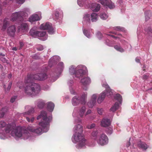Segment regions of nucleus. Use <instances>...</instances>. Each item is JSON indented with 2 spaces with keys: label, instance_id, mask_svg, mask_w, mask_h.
<instances>
[{
  "label": "nucleus",
  "instance_id": "6e6552de",
  "mask_svg": "<svg viewBox=\"0 0 152 152\" xmlns=\"http://www.w3.org/2000/svg\"><path fill=\"white\" fill-rule=\"evenodd\" d=\"M31 13V11L29 8H26L22 11L16 12L12 13L10 17V20L14 21H21L23 17H27L28 15Z\"/></svg>",
  "mask_w": 152,
  "mask_h": 152
},
{
  "label": "nucleus",
  "instance_id": "ea45409f",
  "mask_svg": "<svg viewBox=\"0 0 152 152\" xmlns=\"http://www.w3.org/2000/svg\"><path fill=\"white\" fill-rule=\"evenodd\" d=\"M145 20L146 21L148 20L151 16V12L150 11H147L145 12Z\"/></svg>",
  "mask_w": 152,
  "mask_h": 152
},
{
  "label": "nucleus",
  "instance_id": "338daca9",
  "mask_svg": "<svg viewBox=\"0 0 152 152\" xmlns=\"http://www.w3.org/2000/svg\"><path fill=\"white\" fill-rule=\"evenodd\" d=\"M3 5L4 6H6L8 5V3L6 1H4L3 3Z\"/></svg>",
  "mask_w": 152,
  "mask_h": 152
},
{
  "label": "nucleus",
  "instance_id": "393cba45",
  "mask_svg": "<svg viewBox=\"0 0 152 152\" xmlns=\"http://www.w3.org/2000/svg\"><path fill=\"white\" fill-rule=\"evenodd\" d=\"M53 16L56 20H60L63 17V12L60 10H55L53 13Z\"/></svg>",
  "mask_w": 152,
  "mask_h": 152
},
{
  "label": "nucleus",
  "instance_id": "f8f14e48",
  "mask_svg": "<svg viewBox=\"0 0 152 152\" xmlns=\"http://www.w3.org/2000/svg\"><path fill=\"white\" fill-rule=\"evenodd\" d=\"M37 27H34L30 31L29 34L33 37H38V38L42 41H45L47 39L48 35L45 31H38Z\"/></svg>",
  "mask_w": 152,
  "mask_h": 152
},
{
  "label": "nucleus",
  "instance_id": "473e14b6",
  "mask_svg": "<svg viewBox=\"0 0 152 152\" xmlns=\"http://www.w3.org/2000/svg\"><path fill=\"white\" fill-rule=\"evenodd\" d=\"M100 142H108V139L105 134H102L100 136L99 139Z\"/></svg>",
  "mask_w": 152,
  "mask_h": 152
},
{
  "label": "nucleus",
  "instance_id": "bf43d9fd",
  "mask_svg": "<svg viewBox=\"0 0 152 152\" xmlns=\"http://www.w3.org/2000/svg\"><path fill=\"white\" fill-rule=\"evenodd\" d=\"M91 110L90 109H89L87 111V112L86 113H85L86 114H85V115H88L91 114Z\"/></svg>",
  "mask_w": 152,
  "mask_h": 152
},
{
  "label": "nucleus",
  "instance_id": "603ef678",
  "mask_svg": "<svg viewBox=\"0 0 152 152\" xmlns=\"http://www.w3.org/2000/svg\"><path fill=\"white\" fill-rule=\"evenodd\" d=\"M37 48L38 50L41 51L44 49L43 47L41 45H38L37 47Z\"/></svg>",
  "mask_w": 152,
  "mask_h": 152
},
{
  "label": "nucleus",
  "instance_id": "f3484780",
  "mask_svg": "<svg viewBox=\"0 0 152 152\" xmlns=\"http://www.w3.org/2000/svg\"><path fill=\"white\" fill-rule=\"evenodd\" d=\"M131 46V45L127 42L124 41L123 42V46L124 48H123L120 44H118L114 46V48L117 51L121 53L124 52L126 49L129 46Z\"/></svg>",
  "mask_w": 152,
  "mask_h": 152
},
{
  "label": "nucleus",
  "instance_id": "2eb2a0df",
  "mask_svg": "<svg viewBox=\"0 0 152 152\" xmlns=\"http://www.w3.org/2000/svg\"><path fill=\"white\" fill-rule=\"evenodd\" d=\"M88 73V72L87 73ZM87 73L80 80V83L82 85V88L85 91H87L88 89V85H89L91 82L90 78L88 77L85 76L86 75Z\"/></svg>",
  "mask_w": 152,
  "mask_h": 152
},
{
  "label": "nucleus",
  "instance_id": "13d9d810",
  "mask_svg": "<svg viewBox=\"0 0 152 152\" xmlns=\"http://www.w3.org/2000/svg\"><path fill=\"white\" fill-rule=\"evenodd\" d=\"M146 69V66L145 65H143V66L142 67V73H144Z\"/></svg>",
  "mask_w": 152,
  "mask_h": 152
},
{
  "label": "nucleus",
  "instance_id": "72a5a7b5",
  "mask_svg": "<svg viewBox=\"0 0 152 152\" xmlns=\"http://www.w3.org/2000/svg\"><path fill=\"white\" fill-rule=\"evenodd\" d=\"M91 20L92 22H96L98 20L99 16L98 15L95 13H92L90 15Z\"/></svg>",
  "mask_w": 152,
  "mask_h": 152
},
{
  "label": "nucleus",
  "instance_id": "f03ea898",
  "mask_svg": "<svg viewBox=\"0 0 152 152\" xmlns=\"http://www.w3.org/2000/svg\"><path fill=\"white\" fill-rule=\"evenodd\" d=\"M47 117L46 112L44 111H42L40 114L37 117V120L41 119V121L39 123L38 127L35 129L30 126L28 127L27 129L24 130L21 128L22 134L24 133V131L26 130L28 134V136H27L26 135L25 136H22L20 137L24 140L30 138V135L28 131L38 135H40L43 132H48L49 129V123L52 120V117L51 115L49 116L48 117Z\"/></svg>",
  "mask_w": 152,
  "mask_h": 152
},
{
  "label": "nucleus",
  "instance_id": "aec40b11",
  "mask_svg": "<svg viewBox=\"0 0 152 152\" xmlns=\"http://www.w3.org/2000/svg\"><path fill=\"white\" fill-rule=\"evenodd\" d=\"M99 2L102 5L107 6L110 9H113L115 7L114 4L111 0H99Z\"/></svg>",
  "mask_w": 152,
  "mask_h": 152
},
{
  "label": "nucleus",
  "instance_id": "0eeeda50",
  "mask_svg": "<svg viewBox=\"0 0 152 152\" xmlns=\"http://www.w3.org/2000/svg\"><path fill=\"white\" fill-rule=\"evenodd\" d=\"M97 37L99 39H100L102 37L104 39V43L109 46H112L116 42L115 41L120 40V37L110 34H107L103 37L102 34L100 32H98L96 34Z\"/></svg>",
  "mask_w": 152,
  "mask_h": 152
},
{
  "label": "nucleus",
  "instance_id": "f257e3e1",
  "mask_svg": "<svg viewBox=\"0 0 152 152\" xmlns=\"http://www.w3.org/2000/svg\"><path fill=\"white\" fill-rule=\"evenodd\" d=\"M47 78V75L45 73L28 74L25 79V83H28L25 87V93L31 97L38 95L41 91L40 86L38 83H32V81L34 80H43Z\"/></svg>",
  "mask_w": 152,
  "mask_h": 152
},
{
  "label": "nucleus",
  "instance_id": "6ab92c4d",
  "mask_svg": "<svg viewBox=\"0 0 152 152\" xmlns=\"http://www.w3.org/2000/svg\"><path fill=\"white\" fill-rule=\"evenodd\" d=\"M90 16L89 14H85L83 17L82 21L84 27L88 26H90L91 23Z\"/></svg>",
  "mask_w": 152,
  "mask_h": 152
},
{
  "label": "nucleus",
  "instance_id": "69168bd1",
  "mask_svg": "<svg viewBox=\"0 0 152 152\" xmlns=\"http://www.w3.org/2000/svg\"><path fill=\"white\" fill-rule=\"evenodd\" d=\"M110 33H113V34H114L116 35H117L119 37H120V36L121 37L122 36L121 35V34H118L117 33L115 32H111Z\"/></svg>",
  "mask_w": 152,
  "mask_h": 152
},
{
  "label": "nucleus",
  "instance_id": "a18cd8bd",
  "mask_svg": "<svg viewBox=\"0 0 152 152\" xmlns=\"http://www.w3.org/2000/svg\"><path fill=\"white\" fill-rule=\"evenodd\" d=\"M146 36L147 37L152 36V28H148V29L146 30Z\"/></svg>",
  "mask_w": 152,
  "mask_h": 152
},
{
  "label": "nucleus",
  "instance_id": "58836bf2",
  "mask_svg": "<svg viewBox=\"0 0 152 152\" xmlns=\"http://www.w3.org/2000/svg\"><path fill=\"white\" fill-rule=\"evenodd\" d=\"M138 146L142 150H145L148 148V146L146 143H139Z\"/></svg>",
  "mask_w": 152,
  "mask_h": 152
},
{
  "label": "nucleus",
  "instance_id": "7ed1b4c3",
  "mask_svg": "<svg viewBox=\"0 0 152 152\" xmlns=\"http://www.w3.org/2000/svg\"><path fill=\"white\" fill-rule=\"evenodd\" d=\"M24 133L22 134L21 128L19 127H16L15 124H7L4 121L0 122V134L7 135H10L15 138H20L23 136H25L26 135L28 136L27 131H24Z\"/></svg>",
  "mask_w": 152,
  "mask_h": 152
},
{
  "label": "nucleus",
  "instance_id": "5701e85b",
  "mask_svg": "<svg viewBox=\"0 0 152 152\" xmlns=\"http://www.w3.org/2000/svg\"><path fill=\"white\" fill-rule=\"evenodd\" d=\"M36 106L40 109H43L46 104V101L42 99H38L34 102Z\"/></svg>",
  "mask_w": 152,
  "mask_h": 152
},
{
  "label": "nucleus",
  "instance_id": "412c9836",
  "mask_svg": "<svg viewBox=\"0 0 152 152\" xmlns=\"http://www.w3.org/2000/svg\"><path fill=\"white\" fill-rule=\"evenodd\" d=\"M46 104L47 105V110L50 113H47V112L45 111L47 114V117H48L49 116L51 115L52 118L51 113L54 110L55 105L53 102H48ZM44 111H45V110Z\"/></svg>",
  "mask_w": 152,
  "mask_h": 152
},
{
  "label": "nucleus",
  "instance_id": "c9c22d12",
  "mask_svg": "<svg viewBox=\"0 0 152 152\" xmlns=\"http://www.w3.org/2000/svg\"><path fill=\"white\" fill-rule=\"evenodd\" d=\"M12 84V82H10L8 84L7 86L5 85H3V87L5 93H7L9 92L11 88Z\"/></svg>",
  "mask_w": 152,
  "mask_h": 152
},
{
  "label": "nucleus",
  "instance_id": "4d7b16f0",
  "mask_svg": "<svg viewBox=\"0 0 152 152\" xmlns=\"http://www.w3.org/2000/svg\"><path fill=\"white\" fill-rule=\"evenodd\" d=\"M26 0H16L17 2L19 4H22Z\"/></svg>",
  "mask_w": 152,
  "mask_h": 152
},
{
  "label": "nucleus",
  "instance_id": "ddd939ff",
  "mask_svg": "<svg viewBox=\"0 0 152 152\" xmlns=\"http://www.w3.org/2000/svg\"><path fill=\"white\" fill-rule=\"evenodd\" d=\"M25 109L28 110L22 113V115L26 118L28 123H33L34 120V117L30 115L34 113V108L29 106H26L25 107Z\"/></svg>",
  "mask_w": 152,
  "mask_h": 152
},
{
  "label": "nucleus",
  "instance_id": "9b49d317",
  "mask_svg": "<svg viewBox=\"0 0 152 152\" xmlns=\"http://www.w3.org/2000/svg\"><path fill=\"white\" fill-rule=\"evenodd\" d=\"M102 86L105 88V90L103 91L99 96L97 99L99 104L101 103L104 100L105 96H111L113 94L112 90L110 88L106 83L102 84Z\"/></svg>",
  "mask_w": 152,
  "mask_h": 152
},
{
  "label": "nucleus",
  "instance_id": "e433bc0d",
  "mask_svg": "<svg viewBox=\"0 0 152 152\" xmlns=\"http://www.w3.org/2000/svg\"><path fill=\"white\" fill-rule=\"evenodd\" d=\"M149 75L150 74L148 73L144 75L142 77V79L144 80H148L149 81H150L151 85L152 84V75L149 77ZM151 89H152V88Z\"/></svg>",
  "mask_w": 152,
  "mask_h": 152
},
{
  "label": "nucleus",
  "instance_id": "1a4fd4ad",
  "mask_svg": "<svg viewBox=\"0 0 152 152\" xmlns=\"http://www.w3.org/2000/svg\"><path fill=\"white\" fill-rule=\"evenodd\" d=\"M87 92H83L80 96H74L72 99V105L74 106H76L80 104H85L87 102Z\"/></svg>",
  "mask_w": 152,
  "mask_h": 152
},
{
  "label": "nucleus",
  "instance_id": "bb28decb",
  "mask_svg": "<svg viewBox=\"0 0 152 152\" xmlns=\"http://www.w3.org/2000/svg\"><path fill=\"white\" fill-rule=\"evenodd\" d=\"M16 31V27L15 25L8 27L7 30V34L10 36L13 37Z\"/></svg>",
  "mask_w": 152,
  "mask_h": 152
},
{
  "label": "nucleus",
  "instance_id": "4468645a",
  "mask_svg": "<svg viewBox=\"0 0 152 152\" xmlns=\"http://www.w3.org/2000/svg\"><path fill=\"white\" fill-rule=\"evenodd\" d=\"M114 99L117 100L118 102H115V104L111 107L110 110L113 112H114L117 109L119 105L121 104L122 102V97L121 95L117 94L114 95Z\"/></svg>",
  "mask_w": 152,
  "mask_h": 152
},
{
  "label": "nucleus",
  "instance_id": "49530a36",
  "mask_svg": "<svg viewBox=\"0 0 152 152\" xmlns=\"http://www.w3.org/2000/svg\"><path fill=\"white\" fill-rule=\"evenodd\" d=\"M98 133L97 131H94L91 133L92 138L94 139H95L97 138V134Z\"/></svg>",
  "mask_w": 152,
  "mask_h": 152
},
{
  "label": "nucleus",
  "instance_id": "4c0bfd02",
  "mask_svg": "<svg viewBox=\"0 0 152 152\" xmlns=\"http://www.w3.org/2000/svg\"><path fill=\"white\" fill-rule=\"evenodd\" d=\"M75 146L77 149L84 148H86V143H75Z\"/></svg>",
  "mask_w": 152,
  "mask_h": 152
},
{
  "label": "nucleus",
  "instance_id": "a211bd4d",
  "mask_svg": "<svg viewBox=\"0 0 152 152\" xmlns=\"http://www.w3.org/2000/svg\"><path fill=\"white\" fill-rule=\"evenodd\" d=\"M41 18V14L34 13L29 17L28 19V21L31 23H33L35 22L40 20Z\"/></svg>",
  "mask_w": 152,
  "mask_h": 152
},
{
  "label": "nucleus",
  "instance_id": "cd10ccee",
  "mask_svg": "<svg viewBox=\"0 0 152 152\" xmlns=\"http://www.w3.org/2000/svg\"><path fill=\"white\" fill-rule=\"evenodd\" d=\"M111 120L110 119L104 118L101 122V125L102 126L106 127L110 126L111 123Z\"/></svg>",
  "mask_w": 152,
  "mask_h": 152
},
{
  "label": "nucleus",
  "instance_id": "423d86ee",
  "mask_svg": "<svg viewBox=\"0 0 152 152\" xmlns=\"http://www.w3.org/2000/svg\"><path fill=\"white\" fill-rule=\"evenodd\" d=\"M86 110L85 106H83L80 107H75L74 108L72 115L74 118L73 123L77 124L81 123L82 119L80 118H83Z\"/></svg>",
  "mask_w": 152,
  "mask_h": 152
},
{
  "label": "nucleus",
  "instance_id": "052dcab7",
  "mask_svg": "<svg viewBox=\"0 0 152 152\" xmlns=\"http://www.w3.org/2000/svg\"><path fill=\"white\" fill-rule=\"evenodd\" d=\"M1 60L4 63H5L7 62V60L5 58L1 57L0 58Z\"/></svg>",
  "mask_w": 152,
  "mask_h": 152
},
{
  "label": "nucleus",
  "instance_id": "6e6d98bb",
  "mask_svg": "<svg viewBox=\"0 0 152 152\" xmlns=\"http://www.w3.org/2000/svg\"><path fill=\"white\" fill-rule=\"evenodd\" d=\"M113 129L112 128H110L107 130V134H110L112 133Z\"/></svg>",
  "mask_w": 152,
  "mask_h": 152
},
{
  "label": "nucleus",
  "instance_id": "39448f33",
  "mask_svg": "<svg viewBox=\"0 0 152 152\" xmlns=\"http://www.w3.org/2000/svg\"><path fill=\"white\" fill-rule=\"evenodd\" d=\"M74 132L72 138L73 142H85L87 141L84 136L82 135L83 132V127L82 125L78 124L75 125L73 129Z\"/></svg>",
  "mask_w": 152,
  "mask_h": 152
},
{
  "label": "nucleus",
  "instance_id": "4be33fe9",
  "mask_svg": "<svg viewBox=\"0 0 152 152\" xmlns=\"http://www.w3.org/2000/svg\"><path fill=\"white\" fill-rule=\"evenodd\" d=\"M97 96L98 94H96L92 95L90 101L88 102V105L89 108H92L95 104Z\"/></svg>",
  "mask_w": 152,
  "mask_h": 152
},
{
  "label": "nucleus",
  "instance_id": "de8ad7c7",
  "mask_svg": "<svg viewBox=\"0 0 152 152\" xmlns=\"http://www.w3.org/2000/svg\"><path fill=\"white\" fill-rule=\"evenodd\" d=\"M141 29V28L140 27H138L137 28V37L138 39H141L142 38V37L141 36L143 34L142 33H141L140 31Z\"/></svg>",
  "mask_w": 152,
  "mask_h": 152
},
{
  "label": "nucleus",
  "instance_id": "dca6fc26",
  "mask_svg": "<svg viewBox=\"0 0 152 152\" xmlns=\"http://www.w3.org/2000/svg\"><path fill=\"white\" fill-rule=\"evenodd\" d=\"M40 28L42 30H48V32L50 34H54L55 31V30L52 26V24L49 22L42 24Z\"/></svg>",
  "mask_w": 152,
  "mask_h": 152
},
{
  "label": "nucleus",
  "instance_id": "8fccbe9b",
  "mask_svg": "<svg viewBox=\"0 0 152 152\" xmlns=\"http://www.w3.org/2000/svg\"><path fill=\"white\" fill-rule=\"evenodd\" d=\"M96 126L95 124L93 123L91 125H88L86 126V128L88 129H91L94 128Z\"/></svg>",
  "mask_w": 152,
  "mask_h": 152
},
{
  "label": "nucleus",
  "instance_id": "9d476101",
  "mask_svg": "<svg viewBox=\"0 0 152 152\" xmlns=\"http://www.w3.org/2000/svg\"><path fill=\"white\" fill-rule=\"evenodd\" d=\"M64 68V65L63 62L61 61L58 64L56 68L52 72L51 74L52 82H54L58 79Z\"/></svg>",
  "mask_w": 152,
  "mask_h": 152
},
{
  "label": "nucleus",
  "instance_id": "2f4dec72",
  "mask_svg": "<svg viewBox=\"0 0 152 152\" xmlns=\"http://www.w3.org/2000/svg\"><path fill=\"white\" fill-rule=\"evenodd\" d=\"M83 32L84 35L88 38H90L92 36V33H93L91 29L86 30L83 29Z\"/></svg>",
  "mask_w": 152,
  "mask_h": 152
},
{
  "label": "nucleus",
  "instance_id": "37998d69",
  "mask_svg": "<svg viewBox=\"0 0 152 152\" xmlns=\"http://www.w3.org/2000/svg\"><path fill=\"white\" fill-rule=\"evenodd\" d=\"M99 16L100 18L103 20H105L108 17L107 14L105 12L101 13L99 15Z\"/></svg>",
  "mask_w": 152,
  "mask_h": 152
},
{
  "label": "nucleus",
  "instance_id": "79ce46f5",
  "mask_svg": "<svg viewBox=\"0 0 152 152\" xmlns=\"http://www.w3.org/2000/svg\"><path fill=\"white\" fill-rule=\"evenodd\" d=\"M7 107L2 108L1 110L0 111V118L3 117L5 113L7 112Z\"/></svg>",
  "mask_w": 152,
  "mask_h": 152
},
{
  "label": "nucleus",
  "instance_id": "c756f323",
  "mask_svg": "<svg viewBox=\"0 0 152 152\" xmlns=\"http://www.w3.org/2000/svg\"><path fill=\"white\" fill-rule=\"evenodd\" d=\"M89 8H90L91 9L92 11L95 12L98 11L100 9V4L96 3H93L90 4V7Z\"/></svg>",
  "mask_w": 152,
  "mask_h": 152
},
{
  "label": "nucleus",
  "instance_id": "a878e982",
  "mask_svg": "<svg viewBox=\"0 0 152 152\" xmlns=\"http://www.w3.org/2000/svg\"><path fill=\"white\" fill-rule=\"evenodd\" d=\"M60 58L58 56H54L51 57L50 59L49 63L48 66L50 67H51L54 64H55L56 62L60 60Z\"/></svg>",
  "mask_w": 152,
  "mask_h": 152
},
{
  "label": "nucleus",
  "instance_id": "864d4df0",
  "mask_svg": "<svg viewBox=\"0 0 152 152\" xmlns=\"http://www.w3.org/2000/svg\"><path fill=\"white\" fill-rule=\"evenodd\" d=\"M17 96H15L12 97L10 99V102L12 103L14 102L17 98Z\"/></svg>",
  "mask_w": 152,
  "mask_h": 152
},
{
  "label": "nucleus",
  "instance_id": "680f3d73",
  "mask_svg": "<svg viewBox=\"0 0 152 152\" xmlns=\"http://www.w3.org/2000/svg\"><path fill=\"white\" fill-rule=\"evenodd\" d=\"M107 143H97L98 145L99 146H103L106 145Z\"/></svg>",
  "mask_w": 152,
  "mask_h": 152
},
{
  "label": "nucleus",
  "instance_id": "3c124183",
  "mask_svg": "<svg viewBox=\"0 0 152 152\" xmlns=\"http://www.w3.org/2000/svg\"><path fill=\"white\" fill-rule=\"evenodd\" d=\"M86 147L87 146L90 147H93L96 145L95 143H86Z\"/></svg>",
  "mask_w": 152,
  "mask_h": 152
},
{
  "label": "nucleus",
  "instance_id": "774afa93",
  "mask_svg": "<svg viewBox=\"0 0 152 152\" xmlns=\"http://www.w3.org/2000/svg\"><path fill=\"white\" fill-rule=\"evenodd\" d=\"M12 75L11 73L9 74L8 75V78L9 79H10L12 77Z\"/></svg>",
  "mask_w": 152,
  "mask_h": 152
},
{
  "label": "nucleus",
  "instance_id": "e2e57ef3",
  "mask_svg": "<svg viewBox=\"0 0 152 152\" xmlns=\"http://www.w3.org/2000/svg\"><path fill=\"white\" fill-rule=\"evenodd\" d=\"M140 57H137L135 59L136 61L138 63H140Z\"/></svg>",
  "mask_w": 152,
  "mask_h": 152
},
{
  "label": "nucleus",
  "instance_id": "0e129e2a",
  "mask_svg": "<svg viewBox=\"0 0 152 152\" xmlns=\"http://www.w3.org/2000/svg\"><path fill=\"white\" fill-rule=\"evenodd\" d=\"M20 48H19V49H21V48L23 47V42L20 41Z\"/></svg>",
  "mask_w": 152,
  "mask_h": 152
},
{
  "label": "nucleus",
  "instance_id": "a19ab883",
  "mask_svg": "<svg viewBox=\"0 0 152 152\" xmlns=\"http://www.w3.org/2000/svg\"><path fill=\"white\" fill-rule=\"evenodd\" d=\"M113 29L118 31H125L124 28L119 26L113 27Z\"/></svg>",
  "mask_w": 152,
  "mask_h": 152
},
{
  "label": "nucleus",
  "instance_id": "c03bdc74",
  "mask_svg": "<svg viewBox=\"0 0 152 152\" xmlns=\"http://www.w3.org/2000/svg\"><path fill=\"white\" fill-rule=\"evenodd\" d=\"M141 142L140 140L136 139L135 137H131L129 139L128 142Z\"/></svg>",
  "mask_w": 152,
  "mask_h": 152
},
{
  "label": "nucleus",
  "instance_id": "c85d7f7f",
  "mask_svg": "<svg viewBox=\"0 0 152 152\" xmlns=\"http://www.w3.org/2000/svg\"><path fill=\"white\" fill-rule=\"evenodd\" d=\"M19 30L24 32L27 31L29 29V25L26 23H22L18 27Z\"/></svg>",
  "mask_w": 152,
  "mask_h": 152
},
{
  "label": "nucleus",
  "instance_id": "b1692460",
  "mask_svg": "<svg viewBox=\"0 0 152 152\" xmlns=\"http://www.w3.org/2000/svg\"><path fill=\"white\" fill-rule=\"evenodd\" d=\"M78 5L81 7L89 8L90 7V2L88 0H77Z\"/></svg>",
  "mask_w": 152,
  "mask_h": 152
},
{
  "label": "nucleus",
  "instance_id": "5fc2aeb1",
  "mask_svg": "<svg viewBox=\"0 0 152 152\" xmlns=\"http://www.w3.org/2000/svg\"><path fill=\"white\" fill-rule=\"evenodd\" d=\"M23 83L22 82H19L17 83L18 86L19 87L20 89H21L22 87H23Z\"/></svg>",
  "mask_w": 152,
  "mask_h": 152
},
{
  "label": "nucleus",
  "instance_id": "09e8293b",
  "mask_svg": "<svg viewBox=\"0 0 152 152\" xmlns=\"http://www.w3.org/2000/svg\"><path fill=\"white\" fill-rule=\"evenodd\" d=\"M98 114L99 115H102L103 112V109L102 108L97 107L96 108Z\"/></svg>",
  "mask_w": 152,
  "mask_h": 152
},
{
  "label": "nucleus",
  "instance_id": "20e7f679",
  "mask_svg": "<svg viewBox=\"0 0 152 152\" xmlns=\"http://www.w3.org/2000/svg\"><path fill=\"white\" fill-rule=\"evenodd\" d=\"M88 72L86 67L83 65H79L76 67L72 65L69 68V73L70 74L73 75L74 78L80 79L86 75Z\"/></svg>",
  "mask_w": 152,
  "mask_h": 152
},
{
  "label": "nucleus",
  "instance_id": "f704fd0d",
  "mask_svg": "<svg viewBox=\"0 0 152 152\" xmlns=\"http://www.w3.org/2000/svg\"><path fill=\"white\" fill-rule=\"evenodd\" d=\"M9 24V20L8 18H5L4 20L1 30L4 31L6 30L7 26Z\"/></svg>",
  "mask_w": 152,
  "mask_h": 152
},
{
  "label": "nucleus",
  "instance_id": "7c9ffc66",
  "mask_svg": "<svg viewBox=\"0 0 152 152\" xmlns=\"http://www.w3.org/2000/svg\"><path fill=\"white\" fill-rule=\"evenodd\" d=\"M67 83L70 93L72 94H76V92L73 88V81L72 80H69L68 81Z\"/></svg>",
  "mask_w": 152,
  "mask_h": 152
}]
</instances>
